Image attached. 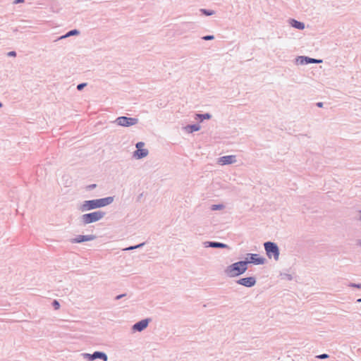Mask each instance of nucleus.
Listing matches in <instances>:
<instances>
[{"label":"nucleus","instance_id":"f257e3e1","mask_svg":"<svg viewBox=\"0 0 361 361\" xmlns=\"http://www.w3.org/2000/svg\"><path fill=\"white\" fill-rule=\"evenodd\" d=\"M247 262H238L228 266L225 270L229 277H235L243 274L247 269Z\"/></svg>","mask_w":361,"mask_h":361},{"label":"nucleus","instance_id":"f03ea898","mask_svg":"<svg viewBox=\"0 0 361 361\" xmlns=\"http://www.w3.org/2000/svg\"><path fill=\"white\" fill-rule=\"evenodd\" d=\"M264 248L269 258L273 257L275 259H279V252L276 244L271 242H267L264 243Z\"/></svg>","mask_w":361,"mask_h":361},{"label":"nucleus","instance_id":"7ed1b4c3","mask_svg":"<svg viewBox=\"0 0 361 361\" xmlns=\"http://www.w3.org/2000/svg\"><path fill=\"white\" fill-rule=\"evenodd\" d=\"M114 201L112 197L105 198L92 200V209L99 208L110 204Z\"/></svg>","mask_w":361,"mask_h":361},{"label":"nucleus","instance_id":"20e7f679","mask_svg":"<svg viewBox=\"0 0 361 361\" xmlns=\"http://www.w3.org/2000/svg\"><path fill=\"white\" fill-rule=\"evenodd\" d=\"M137 150L134 152V157L137 159H142L148 154V150L145 148V143L139 142L136 144Z\"/></svg>","mask_w":361,"mask_h":361},{"label":"nucleus","instance_id":"39448f33","mask_svg":"<svg viewBox=\"0 0 361 361\" xmlns=\"http://www.w3.org/2000/svg\"><path fill=\"white\" fill-rule=\"evenodd\" d=\"M116 122L119 126H130L135 125L137 123V119L135 118L121 116L116 119Z\"/></svg>","mask_w":361,"mask_h":361},{"label":"nucleus","instance_id":"423d86ee","mask_svg":"<svg viewBox=\"0 0 361 361\" xmlns=\"http://www.w3.org/2000/svg\"><path fill=\"white\" fill-rule=\"evenodd\" d=\"M245 262L255 264H263L265 259L259 257L257 254H247Z\"/></svg>","mask_w":361,"mask_h":361},{"label":"nucleus","instance_id":"0eeeda50","mask_svg":"<svg viewBox=\"0 0 361 361\" xmlns=\"http://www.w3.org/2000/svg\"><path fill=\"white\" fill-rule=\"evenodd\" d=\"M238 283L246 287H252L255 284L256 281L254 277H247L240 279Z\"/></svg>","mask_w":361,"mask_h":361},{"label":"nucleus","instance_id":"6e6552de","mask_svg":"<svg viewBox=\"0 0 361 361\" xmlns=\"http://www.w3.org/2000/svg\"><path fill=\"white\" fill-rule=\"evenodd\" d=\"M148 319H143L133 325V329L135 331H141L148 325Z\"/></svg>","mask_w":361,"mask_h":361},{"label":"nucleus","instance_id":"1a4fd4ad","mask_svg":"<svg viewBox=\"0 0 361 361\" xmlns=\"http://www.w3.org/2000/svg\"><path fill=\"white\" fill-rule=\"evenodd\" d=\"M219 162L222 165L233 164L235 162V157L233 155L222 157L219 159Z\"/></svg>","mask_w":361,"mask_h":361},{"label":"nucleus","instance_id":"9d476101","mask_svg":"<svg viewBox=\"0 0 361 361\" xmlns=\"http://www.w3.org/2000/svg\"><path fill=\"white\" fill-rule=\"evenodd\" d=\"M97 358L102 359L104 361L107 360V357L104 353L94 352L93 354H92V360Z\"/></svg>","mask_w":361,"mask_h":361},{"label":"nucleus","instance_id":"9b49d317","mask_svg":"<svg viewBox=\"0 0 361 361\" xmlns=\"http://www.w3.org/2000/svg\"><path fill=\"white\" fill-rule=\"evenodd\" d=\"M104 213L102 212H92V222L101 219L103 217Z\"/></svg>","mask_w":361,"mask_h":361},{"label":"nucleus","instance_id":"f8f14e48","mask_svg":"<svg viewBox=\"0 0 361 361\" xmlns=\"http://www.w3.org/2000/svg\"><path fill=\"white\" fill-rule=\"evenodd\" d=\"M90 238L87 235H79L76 238H74L71 240L72 243H82L84 241L89 240Z\"/></svg>","mask_w":361,"mask_h":361},{"label":"nucleus","instance_id":"ddd939ff","mask_svg":"<svg viewBox=\"0 0 361 361\" xmlns=\"http://www.w3.org/2000/svg\"><path fill=\"white\" fill-rule=\"evenodd\" d=\"M292 25L298 29L302 30L305 27V25L302 23L298 22L297 20H293L291 23Z\"/></svg>","mask_w":361,"mask_h":361},{"label":"nucleus","instance_id":"4468645a","mask_svg":"<svg viewBox=\"0 0 361 361\" xmlns=\"http://www.w3.org/2000/svg\"><path fill=\"white\" fill-rule=\"evenodd\" d=\"M90 209V202L87 201L81 207L80 210L82 212H85L86 210H89Z\"/></svg>","mask_w":361,"mask_h":361},{"label":"nucleus","instance_id":"2eb2a0df","mask_svg":"<svg viewBox=\"0 0 361 361\" xmlns=\"http://www.w3.org/2000/svg\"><path fill=\"white\" fill-rule=\"evenodd\" d=\"M186 128L188 129L190 132L197 131L200 130V127L196 125L188 126Z\"/></svg>","mask_w":361,"mask_h":361},{"label":"nucleus","instance_id":"dca6fc26","mask_svg":"<svg viewBox=\"0 0 361 361\" xmlns=\"http://www.w3.org/2000/svg\"><path fill=\"white\" fill-rule=\"evenodd\" d=\"M210 245L214 247H227L226 245L220 243H212Z\"/></svg>","mask_w":361,"mask_h":361},{"label":"nucleus","instance_id":"f3484780","mask_svg":"<svg viewBox=\"0 0 361 361\" xmlns=\"http://www.w3.org/2000/svg\"><path fill=\"white\" fill-rule=\"evenodd\" d=\"M78 32L76 30H71L69 32H68L66 35L62 36L61 38H66V37H68L69 36L78 34Z\"/></svg>","mask_w":361,"mask_h":361},{"label":"nucleus","instance_id":"a211bd4d","mask_svg":"<svg viewBox=\"0 0 361 361\" xmlns=\"http://www.w3.org/2000/svg\"><path fill=\"white\" fill-rule=\"evenodd\" d=\"M83 220L85 224L90 222V214H87L83 216Z\"/></svg>","mask_w":361,"mask_h":361},{"label":"nucleus","instance_id":"6ab92c4d","mask_svg":"<svg viewBox=\"0 0 361 361\" xmlns=\"http://www.w3.org/2000/svg\"><path fill=\"white\" fill-rule=\"evenodd\" d=\"M201 11L202 13H204L207 16H211V15H213L214 13V12L213 11H206L204 9H202Z\"/></svg>","mask_w":361,"mask_h":361},{"label":"nucleus","instance_id":"aec40b11","mask_svg":"<svg viewBox=\"0 0 361 361\" xmlns=\"http://www.w3.org/2000/svg\"><path fill=\"white\" fill-rule=\"evenodd\" d=\"M53 305H54V308H55L56 310H58V309H59V307H60V305H59V302H58L57 300H54V302H53Z\"/></svg>","mask_w":361,"mask_h":361},{"label":"nucleus","instance_id":"412c9836","mask_svg":"<svg viewBox=\"0 0 361 361\" xmlns=\"http://www.w3.org/2000/svg\"><path fill=\"white\" fill-rule=\"evenodd\" d=\"M197 116H199L202 119L209 118H210V116L209 114H203V115L198 114Z\"/></svg>","mask_w":361,"mask_h":361},{"label":"nucleus","instance_id":"4be33fe9","mask_svg":"<svg viewBox=\"0 0 361 361\" xmlns=\"http://www.w3.org/2000/svg\"><path fill=\"white\" fill-rule=\"evenodd\" d=\"M328 357H329V355L327 354H322V355L317 356V357L319 358V359H325V358H327Z\"/></svg>","mask_w":361,"mask_h":361},{"label":"nucleus","instance_id":"5701e85b","mask_svg":"<svg viewBox=\"0 0 361 361\" xmlns=\"http://www.w3.org/2000/svg\"><path fill=\"white\" fill-rule=\"evenodd\" d=\"M86 85H87V83H82V84L78 85L77 88L78 90H81Z\"/></svg>","mask_w":361,"mask_h":361},{"label":"nucleus","instance_id":"b1692460","mask_svg":"<svg viewBox=\"0 0 361 361\" xmlns=\"http://www.w3.org/2000/svg\"><path fill=\"white\" fill-rule=\"evenodd\" d=\"M214 37L212 35H207L203 37V39L205 40L212 39Z\"/></svg>","mask_w":361,"mask_h":361},{"label":"nucleus","instance_id":"393cba45","mask_svg":"<svg viewBox=\"0 0 361 361\" xmlns=\"http://www.w3.org/2000/svg\"><path fill=\"white\" fill-rule=\"evenodd\" d=\"M321 61H320V60H316V59H309V62H311V63H319Z\"/></svg>","mask_w":361,"mask_h":361},{"label":"nucleus","instance_id":"a878e982","mask_svg":"<svg viewBox=\"0 0 361 361\" xmlns=\"http://www.w3.org/2000/svg\"><path fill=\"white\" fill-rule=\"evenodd\" d=\"M220 208H221V206H220V205H213L212 206V209L213 210H215V209H220Z\"/></svg>","mask_w":361,"mask_h":361},{"label":"nucleus","instance_id":"bb28decb","mask_svg":"<svg viewBox=\"0 0 361 361\" xmlns=\"http://www.w3.org/2000/svg\"><path fill=\"white\" fill-rule=\"evenodd\" d=\"M8 56H16V52L15 51H10L8 54Z\"/></svg>","mask_w":361,"mask_h":361},{"label":"nucleus","instance_id":"cd10ccee","mask_svg":"<svg viewBox=\"0 0 361 361\" xmlns=\"http://www.w3.org/2000/svg\"><path fill=\"white\" fill-rule=\"evenodd\" d=\"M23 0H16V1H14V3H15V4H18V3H20V2H23Z\"/></svg>","mask_w":361,"mask_h":361},{"label":"nucleus","instance_id":"c85d7f7f","mask_svg":"<svg viewBox=\"0 0 361 361\" xmlns=\"http://www.w3.org/2000/svg\"><path fill=\"white\" fill-rule=\"evenodd\" d=\"M317 106H318L319 107H322V106H323V104H322V102H319V103H317Z\"/></svg>","mask_w":361,"mask_h":361},{"label":"nucleus","instance_id":"c756f323","mask_svg":"<svg viewBox=\"0 0 361 361\" xmlns=\"http://www.w3.org/2000/svg\"><path fill=\"white\" fill-rule=\"evenodd\" d=\"M123 296V295H118V296H116V299L118 300V299H120Z\"/></svg>","mask_w":361,"mask_h":361},{"label":"nucleus","instance_id":"7c9ffc66","mask_svg":"<svg viewBox=\"0 0 361 361\" xmlns=\"http://www.w3.org/2000/svg\"><path fill=\"white\" fill-rule=\"evenodd\" d=\"M353 286H356L357 288H361V285H357V286L356 285H353Z\"/></svg>","mask_w":361,"mask_h":361},{"label":"nucleus","instance_id":"2f4dec72","mask_svg":"<svg viewBox=\"0 0 361 361\" xmlns=\"http://www.w3.org/2000/svg\"><path fill=\"white\" fill-rule=\"evenodd\" d=\"M0 106H1V103H0Z\"/></svg>","mask_w":361,"mask_h":361},{"label":"nucleus","instance_id":"473e14b6","mask_svg":"<svg viewBox=\"0 0 361 361\" xmlns=\"http://www.w3.org/2000/svg\"><path fill=\"white\" fill-rule=\"evenodd\" d=\"M359 301H361V299H360V300H359Z\"/></svg>","mask_w":361,"mask_h":361}]
</instances>
